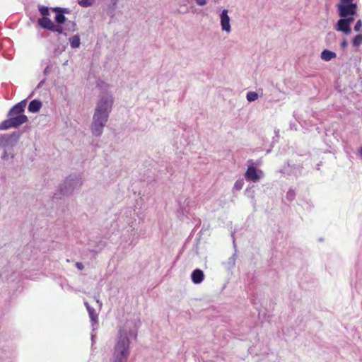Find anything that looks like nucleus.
<instances>
[{
    "mask_svg": "<svg viewBox=\"0 0 362 362\" xmlns=\"http://www.w3.org/2000/svg\"><path fill=\"white\" fill-rule=\"evenodd\" d=\"M135 331L130 329L129 322H127L120 328L114 347L112 362H127L129 356V337L135 335Z\"/></svg>",
    "mask_w": 362,
    "mask_h": 362,
    "instance_id": "nucleus-1",
    "label": "nucleus"
},
{
    "mask_svg": "<svg viewBox=\"0 0 362 362\" xmlns=\"http://www.w3.org/2000/svg\"><path fill=\"white\" fill-rule=\"evenodd\" d=\"M100 94L94 109L95 115L109 118L114 105V97L110 85L105 83L98 84Z\"/></svg>",
    "mask_w": 362,
    "mask_h": 362,
    "instance_id": "nucleus-2",
    "label": "nucleus"
},
{
    "mask_svg": "<svg viewBox=\"0 0 362 362\" xmlns=\"http://www.w3.org/2000/svg\"><path fill=\"white\" fill-rule=\"evenodd\" d=\"M107 120L108 118L93 114L90 126L92 134L97 137L101 136Z\"/></svg>",
    "mask_w": 362,
    "mask_h": 362,
    "instance_id": "nucleus-3",
    "label": "nucleus"
},
{
    "mask_svg": "<svg viewBox=\"0 0 362 362\" xmlns=\"http://www.w3.org/2000/svg\"><path fill=\"white\" fill-rule=\"evenodd\" d=\"M220 26L223 33L230 34L232 31L231 18L228 9H223L219 14Z\"/></svg>",
    "mask_w": 362,
    "mask_h": 362,
    "instance_id": "nucleus-4",
    "label": "nucleus"
},
{
    "mask_svg": "<svg viewBox=\"0 0 362 362\" xmlns=\"http://www.w3.org/2000/svg\"><path fill=\"white\" fill-rule=\"evenodd\" d=\"M337 8L340 17L354 16L357 11V5L354 3L339 4Z\"/></svg>",
    "mask_w": 362,
    "mask_h": 362,
    "instance_id": "nucleus-5",
    "label": "nucleus"
},
{
    "mask_svg": "<svg viewBox=\"0 0 362 362\" xmlns=\"http://www.w3.org/2000/svg\"><path fill=\"white\" fill-rule=\"evenodd\" d=\"M354 16H349L347 17H341L335 25V30L349 35L351 33V24L354 21Z\"/></svg>",
    "mask_w": 362,
    "mask_h": 362,
    "instance_id": "nucleus-6",
    "label": "nucleus"
},
{
    "mask_svg": "<svg viewBox=\"0 0 362 362\" xmlns=\"http://www.w3.org/2000/svg\"><path fill=\"white\" fill-rule=\"evenodd\" d=\"M38 23L42 28L48 29L52 32H55L57 33H62L63 32V28L62 25L54 24L47 17H43L39 19Z\"/></svg>",
    "mask_w": 362,
    "mask_h": 362,
    "instance_id": "nucleus-7",
    "label": "nucleus"
},
{
    "mask_svg": "<svg viewBox=\"0 0 362 362\" xmlns=\"http://www.w3.org/2000/svg\"><path fill=\"white\" fill-rule=\"evenodd\" d=\"M245 177L247 180L255 182L264 177V172L253 165H250L247 168Z\"/></svg>",
    "mask_w": 362,
    "mask_h": 362,
    "instance_id": "nucleus-8",
    "label": "nucleus"
},
{
    "mask_svg": "<svg viewBox=\"0 0 362 362\" xmlns=\"http://www.w3.org/2000/svg\"><path fill=\"white\" fill-rule=\"evenodd\" d=\"M18 135L15 134L11 135H4L1 137V145L4 147V148L10 149L16 145L18 141Z\"/></svg>",
    "mask_w": 362,
    "mask_h": 362,
    "instance_id": "nucleus-9",
    "label": "nucleus"
},
{
    "mask_svg": "<svg viewBox=\"0 0 362 362\" xmlns=\"http://www.w3.org/2000/svg\"><path fill=\"white\" fill-rule=\"evenodd\" d=\"M26 100H22L21 102L16 104L10 111L11 115H20L22 112L24 111L26 107Z\"/></svg>",
    "mask_w": 362,
    "mask_h": 362,
    "instance_id": "nucleus-10",
    "label": "nucleus"
},
{
    "mask_svg": "<svg viewBox=\"0 0 362 362\" xmlns=\"http://www.w3.org/2000/svg\"><path fill=\"white\" fill-rule=\"evenodd\" d=\"M11 119L14 127H17L21 124L25 123L28 120V117L25 115H18L16 117H11Z\"/></svg>",
    "mask_w": 362,
    "mask_h": 362,
    "instance_id": "nucleus-11",
    "label": "nucleus"
},
{
    "mask_svg": "<svg viewBox=\"0 0 362 362\" xmlns=\"http://www.w3.org/2000/svg\"><path fill=\"white\" fill-rule=\"evenodd\" d=\"M204 273L200 269H195L192 274V280L194 284H200L204 279Z\"/></svg>",
    "mask_w": 362,
    "mask_h": 362,
    "instance_id": "nucleus-12",
    "label": "nucleus"
},
{
    "mask_svg": "<svg viewBox=\"0 0 362 362\" xmlns=\"http://www.w3.org/2000/svg\"><path fill=\"white\" fill-rule=\"evenodd\" d=\"M321 59L323 61L329 62L337 57V54L332 51L325 49L321 52Z\"/></svg>",
    "mask_w": 362,
    "mask_h": 362,
    "instance_id": "nucleus-13",
    "label": "nucleus"
},
{
    "mask_svg": "<svg viewBox=\"0 0 362 362\" xmlns=\"http://www.w3.org/2000/svg\"><path fill=\"white\" fill-rule=\"evenodd\" d=\"M85 305L87 308V310L88 312L89 317L90 318L91 322L93 324H95L98 322V313L95 312V309L90 306V305L85 302Z\"/></svg>",
    "mask_w": 362,
    "mask_h": 362,
    "instance_id": "nucleus-14",
    "label": "nucleus"
},
{
    "mask_svg": "<svg viewBox=\"0 0 362 362\" xmlns=\"http://www.w3.org/2000/svg\"><path fill=\"white\" fill-rule=\"evenodd\" d=\"M42 107V103L37 100H32L28 105V110L31 112H37Z\"/></svg>",
    "mask_w": 362,
    "mask_h": 362,
    "instance_id": "nucleus-15",
    "label": "nucleus"
},
{
    "mask_svg": "<svg viewBox=\"0 0 362 362\" xmlns=\"http://www.w3.org/2000/svg\"><path fill=\"white\" fill-rule=\"evenodd\" d=\"M54 11L57 12L56 16L54 17V19L57 23V25H62V24H63L66 21V17L62 12L58 11V8L54 9Z\"/></svg>",
    "mask_w": 362,
    "mask_h": 362,
    "instance_id": "nucleus-16",
    "label": "nucleus"
},
{
    "mask_svg": "<svg viewBox=\"0 0 362 362\" xmlns=\"http://www.w3.org/2000/svg\"><path fill=\"white\" fill-rule=\"evenodd\" d=\"M71 47L72 48H78L80 46V37L78 35H74L69 38Z\"/></svg>",
    "mask_w": 362,
    "mask_h": 362,
    "instance_id": "nucleus-17",
    "label": "nucleus"
},
{
    "mask_svg": "<svg viewBox=\"0 0 362 362\" xmlns=\"http://www.w3.org/2000/svg\"><path fill=\"white\" fill-rule=\"evenodd\" d=\"M246 98L249 102H253L258 98V94L255 91H250L247 93Z\"/></svg>",
    "mask_w": 362,
    "mask_h": 362,
    "instance_id": "nucleus-18",
    "label": "nucleus"
},
{
    "mask_svg": "<svg viewBox=\"0 0 362 362\" xmlns=\"http://www.w3.org/2000/svg\"><path fill=\"white\" fill-rule=\"evenodd\" d=\"M352 44L355 47H358L362 44V35H357L352 40Z\"/></svg>",
    "mask_w": 362,
    "mask_h": 362,
    "instance_id": "nucleus-19",
    "label": "nucleus"
},
{
    "mask_svg": "<svg viewBox=\"0 0 362 362\" xmlns=\"http://www.w3.org/2000/svg\"><path fill=\"white\" fill-rule=\"evenodd\" d=\"M78 3L83 7H88L93 4L94 0H78Z\"/></svg>",
    "mask_w": 362,
    "mask_h": 362,
    "instance_id": "nucleus-20",
    "label": "nucleus"
},
{
    "mask_svg": "<svg viewBox=\"0 0 362 362\" xmlns=\"http://www.w3.org/2000/svg\"><path fill=\"white\" fill-rule=\"evenodd\" d=\"M11 127H13V126L12 124L11 119H10L5 120L4 122H3L0 125V129H7Z\"/></svg>",
    "mask_w": 362,
    "mask_h": 362,
    "instance_id": "nucleus-21",
    "label": "nucleus"
},
{
    "mask_svg": "<svg viewBox=\"0 0 362 362\" xmlns=\"http://www.w3.org/2000/svg\"><path fill=\"white\" fill-rule=\"evenodd\" d=\"M9 149L8 148H4V153L1 156V158L3 160H8L9 158H12L13 155L11 152H8Z\"/></svg>",
    "mask_w": 362,
    "mask_h": 362,
    "instance_id": "nucleus-22",
    "label": "nucleus"
},
{
    "mask_svg": "<svg viewBox=\"0 0 362 362\" xmlns=\"http://www.w3.org/2000/svg\"><path fill=\"white\" fill-rule=\"evenodd\" d=\"M40 13L44 16V17H47L49 15V9L47 7L41 6L40 7Z\"/></svg>",
    "mask_w": 362,
    "mask_h": 362,
    "instance_id": "nucleus-23",
    "label": "nucleus"
},
{
    "mask_svg": "<svg viewBox=\"0 0 362 362\" xmlns=\"http://www.w3.org/2000/svg\"><path fill=\"white\" fill-rule=\"evenodd\" d=\"M361 28H362V21L361 20H358L356 21V23L355 26H354V30L356 32H358V31L361 30Z\"/></svg>",
    "mask_w": 362,
    "mask_h": 362,
    "instance_id": "nucleus-24",
    "label": "nucleus"
},
{
    "mask_svg": "<svg viewBox=\"0 0 362 362\" xmlns=\"http://www.w3.org/2000/svg\"><path fill=\"white\" fill-rule=\"evenodd\" d=\"M197 5L204 6L207 4L208 0H194Z\"/></svg>",
    "mask_w": 362,
    "mask_h": 362,
    "instance_id": "nucleus-25",
    "label": "nucleus"
},
{
    "mask_svg": "<svg viewBox=\"0 0 362 362\" xmlns=\"http://www.w3.org/2000/svg\"><path fill=\"white\" fill-rule=\"evenodd\" d=\"M243 182L242 180H238L235 183V185H234V187L238 189V190H240L242 189L243 187Z\"/></svg>",
    "mask_w": 362,
    "mask_h": 362,
    "instance_id": "nucleus-26",
    "label": "nucleus"
},
{
    "mask_svg": "<svg viewBox=\"0 0 362 362\" xmlns=\"http://www.w3.org/2000/svg\"><path fill=\"white\" fill-rule=\"evenodd\" d=\"M76 267L79 270H82L84 268L83 264L82 263H81V262H76Z\"/></svg>",
    "mask_w": 362,
    "mask_h": 362,
    "instance_id": "nucleus-27",
    "label": "nucleus"
},
{
    "mask_svg": "<svg viewBox=\"0 0 362 362\" xmlns=\"http://www.w3.org/2000/svg\"><path fill=\"white\" fill-rule=\"evenodd\" d=\"M353 0H340L339 4L353 3Z\"/></svg>",
    "mask_w": 362,
    "mask_h": 362,
    "instance_id": "nucleus-28",
    "label": "nucleus"
},
{
    "mask_svg": "<svg viewBox=\"0 0 362 362\" xmlns=\"http://www.w3.org/2000/svg\"><path fill=\"white\" fill-rule=\"evenodd\" d=\"M341 46L343 48H345L347 46V42L346 40H343L341 43Z\"/></svg>",
    "mask_w": 362,
    "mask_h": 362,
    "instance_id": "nucleus-29",
    "label": "nucleus"
},
{
    "mask_svg": "<svg viewBox=\"0 0 362 362\" xmlns=\"http://www.w3.org/2000/svg\"><path fill=\"white\" fill-rule=\"evenodd\" d=\"M96 303H97V304L98 305V308H99V309H101L102 305H103L102 302H101L100 300L97 299V300H96Z\"/></svg>",
    "mask_w": 362,
    "mask_h": 362,
    "instance_id": "nucleus-30",
    "label": "nucleus"
},
{
    "mask_svg": "<svg viewBox=\"0 0 362 362\" xmlns=\"http://www.w3.org/2000/svg\"><path fill=\"white\" fill-rule=\"evenodd\" d=\"M75 30H76V24L72 23L71 28L70 29V30L74 31Z\"/></svg>",
    "mask_w": 362,
    "mask_h": 362,
    "instance_id": "nucleus-31",
    "label": "nucleus"
}]
</instances>
